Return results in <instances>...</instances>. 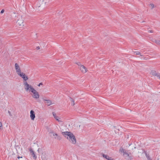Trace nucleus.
I'll return each mask as SVG.
<instances>
[{"label":"nucleus","instance_id":"obj_1","mask_svg":"<svg viewBox=\"0 0 160 160\" xmlns=\"http://www.w3.org/2000/svg\"><path fill=\"white\" fill-rule=\"evenodd\" d=\"M15 68L16 72L17 74L25 81H26L28 79V77L22 72H21L20 68L18 64L16 63Z\"/></svg>","mask_w":160,"mask_h":160},{"label":"nucleus","instance_id":"obj_2","mask_svg":"<svg viewBox=\"0 0 160 160\" xmlns=\"http://www.w3.org/2000/svg\"><path fill=\"white\" fill-rule=\"evenodd\" d=\"M62 134L68 139L69 138V140L72 138V136H74V135L72 133L70 132H62Z\"/></svg>","mask_w":160,"mask_h":160},{"label":"nucleus","instance_id":"obj_3","mask_svg":"<svg viewBox=\"0 0 160 160\" xmlns=\"http://www.w3.org/2000/svg\"><path fill=\"white\" fill-rule=\"evenodd\" d=\"M31 92L33 94L32 95L33 98L36 99L39 98V95L38 92L33 88H32Z\"/></svg>","mask_w":160,"mask_h":160},{"label":"nucleus","instance_id":"obj_4","mask_svg":"<svg viewBox=\"0 0 160 160\" xmlns=\"http://www.w3.org/2000/svg\"><path fill=\"white\" fill-rule=\"evenodd\" d=\"M24 85H25V89L27 91H28L29 92L32 90V89L33 88L31 85L28 84L27 82H26L24 83Z\"/></svg>","mask_w":160,"mask_h":160},{"label":"nucleus","instance_id":"obj_5","mask_svg":"<svg viewBox=\"0 0 160 160\" xmlns=\"http://www.w3.org/2000/svg\"><path fill=\"white\" fill-rule=\"evenodd\" d=\"M23 20L21 19H19L17 21L16 23L18 26H19V28H21L24 26Z\"/></svg>","mask_w":160,"mask_h":160},{"label":"nucleus","instance_id":"obj_6","mask_svg":"<svg viewBox=\"0 0 160 160\" xmlns=\"http://www.w3.org/2000/svg\"><path fill=\"white\" fill-rule=\"evenodd\" d=\"M29 150L31 154L32 155L33 159L36 160L37 158V157L35 154V152L31 148H29Z\"/></svg>","mask_w":160,"mask_h":160},{"label":"nucleus","instance_id":"obj_7","mask_svg":"<svg viewBox=\"0 0 160 160\" xmlns=\"http://www.w3.org/2000/svg\"><path fill=\"white\" fill-rule=\"evenodd\" d=\"M79 68L80 70L82 73H85L87 72L86 68L83 65H81Z\"/></svg>","mask_w":160,"mask_h":160},{"label":"nucleus","instance_id":"obj_8","mask_svg":"<svg viewBox=\"0 0 160 160\" xmlns=\"http://www.w3.org/2000/svg\"><path fill=\"white\" fill-rule=\"evenodd\" d=\"M30 116L31 119L33 120L35 117V114L34 111L31 110L30 111Z\"/></svg>","mask_w":160,"mask_h":160},{"label":"nucleus","instance_id":"obj_9","mask_svg":"<svg viewBox=\"0 0 160 160\" xmlns=\"http://www.w3.org/2000/svg\"><path fill=\"white\" fill-rule=\"evenodd\" d=\"M123 155L125 157V158L128 160H131L132 159V157L131 156H129L128 153L126 151L123 153Z\"/></svg>","mask_w":160,"mask_h":160},{"label":"nucleus","instance_id":"obj_10","mask_svg":"<svg viewBox=\"0 0 160 160\" xmlns=\"http://www.w3.org/2000/svg\"><path fill=\"white\" fill-rule=\"evenodd\" d=\"M72 136V138L70 140V141L73 144H75L76 142V140L75 137L74 135Z\"/></svg>","mask_w":160,"mask_h":160},{"label":"nucleus","instance_id":"obj_11","mask_svg":"<svg viewBox=\"0 0 160 160\" xmlns=\"http://www.w3.org/2000/svg\"><path fill=\"white\" fill-rule=\"evenodd\" d=\"M52 114L53 115V116H54V118L58 122H62L61 121H60L59 120V117L58 116H57L56 115V114L55 113V112H52Z\"/></svg>","mask_w":160,"mask_h":160},{"label":"nucleus","instance_id":"obj_12","mask_svg":"<svg viewBox=\"0 0 160 160\" xmlns=\"http://www.w3.org/2000/svg\"><path fill=\"white\" fill-rule=\"evenodd\" d=\"M102 156L103 158H106L108 160H112L111 158L109 157V156L107 155H106L103 154Z\"/></svg>","mask_w":160,"mask_h":160},{"label":"nucleus","instance_id":"obj_13","mask_svg":"<svg viewBox=\"0 0 160 160\" xmlns=\"http://www.w3.org/2000/svg\"><path fill=\"white\" fill-rule=\"evenodd\" d=\"M151 74L153 76H156L157 77L158 75L156 72L154 70L152 71L151 72Z\"/></svg>","mask_w":160,"mask_h":160},{"label":"nucleus","instance_id":"obj_14","mask_svg":"<svg viewBox=\"0 0 160 160\" xmlns=\"http://www.w3.org/2000/svg\"><path fill=\"white\" fill-rule=\"evenodd\" d=\"M53 136H56L55 137V139H57L58 140H60L61 139V137L58 135L57 133H53Z\"/></svg>","mask_w":160,"mask_h":160},{"label":"nucleus","instance_id":"obj_15","mask_svg":"<svg viewBox=\"0 0 160 160\" xmlns=\"http://www.w3.org/2000/svg\"><path fill=\"white\" fill-rule=\"evenodd\" d=\"M145 152V155H146V157H147V158L148 159V160H152L151 158H150V156H149V155L146 152Z\"/></svg>","mask_w":160,"mask_h":160},{"label":"nucleus","instance_id":"obj_16","mask_svg":"<svg viewBox=\"0 0 160 160\" xmlns=\"http://www.w3.org/2000/svg\"><path fill=\"white\" fill-rule=\"evenodd\" d=\"M70 100L72 102V106H74L75 104L74 103V99L71 98H70Z\"/></svg>","mask_w":160,"mask_h":160},{"label":"nucleus","instance_id":"obj_17","mask_svg":"<svg viewBox=\"0 0 160 160\" xmlns=\"http://www.w3.org/2000/svg\"><path fill=\"white\" fill-rule=\"evenodd\" d=\"M47 102L48 106H49L52 104L51 101L50 100H46Z\"/></svg>","mask_w":160,"mask_h":160},{"label":"nucleus","instance_id":"obj_18","mask_svg":"<svg viewBox=\"0 0 160 160\" xmlns=\"http://www.w3.org/2000/svg\"><path fill=\"white\" fill-rule=\"evenodd\" d=\"M155 42L157 44L159 45L160 43V40H155Z\"/></svg>","mask_w":160,"mask_h":160},{"label":"nucleus","instance_id":"obj_19","mask_svg":"<svg viewBox=\"0 0 160 160\" xmlns=\"http://www.w3.org/2000/svg\"><path fill=\"white\" fill-rule=\"evenodd\" d=\"M120 151L122 153H123L126 151L125 150L123 149L122 148H121Z\"/></svg>","mask_w":160,"mask_h":160},{"label":"nucleus","instance_id":"obj_20","mask_svg":"<svg viewBox=\"0 0 160 160\" xmlns=\"http://www.w3.org/2000/svg\"><path fill=\"white\" fill-rule=\"evenodd\" d=\"M134 53H136V55H140V52H138V51H135V52H134Z\"/></svg>","mask_w":160,"mask_h":160},{"label":"nucleus","instance_id":"obj_21","mask_svg":"<svg viewBox=\"0 0 160 160\" xmlns=\"http://www.w3.org/2000/svg\"><path fill=\"white\" fill-rule=\"evenodd\" d=\"M149 6L152 7V9L154 7V4L152 3H150L149 4Z\"/></svg>","mask_w":160,"mask_h":160},{"label":"nucleus","instance_id":"obj_22","mask_svg":"<svg viewBox=\"0 0 160 160\" xmlns=\"http://www.w3.org/2000/svg\"><path fill=\"white\" fill-rule=\"evenodd\" d=\"M148 32L149 33H153V31L152 30H150L148 31Z\"/></svg>","mask_w":160,"mask_h":160},{"label":"nucleus","instance_id":"obj_23","mask_svg":"<svg viewBox=\"0 0 160 160\" xmlns=\"http://www.w3.org/2000/svg\"><path fill=\"white\" fill-rule=\"evenodd\" d=\"M2 127V124L1 122H0V129H1V128Z\"/></svg>","mask_w":160,"mask_h":160},{"label":"nucleus","instance_id":"obj_24","mask_svg":"<svg viewBox=\"0 0 160 160\" xmlns=\"http://www.w3.org/2000/svg\"><path fill=\"white\" fill-rule=\"evenodd\" d=\"M4 12V9H2L1 10V11L0 12V13L2 14Z\"/></svg>","mask_w":160,"mask_h":160},{"label":"nucleus","instance_id":"obj_25","mask_svg":"<svg viewBox=\"0 0 160 160\" xmlns=\"http://www.w3.org/2000/svg\"><path fill=\"white\" fill-rule=\"evenodd\" d=\"M8 113H9V115H10V116H12V115L11 114V112L10 111H8Z\"/></svg>","mask_w":160,"mask_h":160},{"label":"nucleus","instance_id":"obj_26","mask_svg":"<svg viewBox=\"0 0 160 160\" xmlns=\"http://www.w3.org/2000/svg\"><path fill=\"white\" fill-rule=\"evenodd\" d=\"M49 133H52V134H53V133H54V131H51V132H49Z\"/></svg>","mask_w":160,"mask_h":160},{"label":"nucleus","instance_id":"obj_27","mask_svg":"<svg viewBox=\"0 0 160 160\" xmlns=\"http://www.w3.org/2000/svg\"><path fill=\"white\" fill-rule=\"evenodd\" d=\"M157 77L159 79H160V74H159L157 76Z\"/></svg>","mask_w":160,"mask_h":160},{"label":"nucleus","instance_id":"obj_28","mask_svg":"<svg viewBox=\"0 0 160 160\" xmlns=\"http://www.w3.org/2000/svg\"><path fill=\"white\" fill-rule=\"evenodd\" d=\"M36 49H37V50H38L39 49H40V47H39L38 46V47H37L36 48Z\"/></svg>","mask_w":160,"mask_h":160},{"label":"nucleus","instance_id":"obj_29","mask_svg":"<svg viewBox=\"0 0 160 160\" xmlns=\"http://www.w3.org/2000/svg\"><path fill=\"white\" fill-rule=\"evenodd\" d=\"M42 85V83L41 82L38 85V86H40V85Z\"/></svg>","mask_w":160,"mask_h":160},{"label":"nucleus","instance_id":"obj_30","mask_svg":"<svg viewBox=\"0 0 160 160\" xmlns=\"http://www.w3.org/2000/svg\"><path fill=\"white\" fill-rule=\"evenodd\" d=\"M77 64H78V66H80L81 65H80V62H78V63H77Z\"/></svg>","mask_w":160,"mask_h":160},{"label":"nucleus","instance_id":"obj_31","mask_svg":"<svg viewBox=\"0 0 160 160\" xmlns=\"http://www.w3.org/2000/svg\"><path fill=\"white\" fill-rule=\"evenodd\" d=\"M17 158H18V159H19L20 158H22V157H20L19 156H18L17 157Z\"/></svg>","mask_w":160,"mask_h":160},{"label":"nucleus","instance_id":"obj_32","mask_svg":"<svg viewBox=\"0 0 160 160\" xmlns=\"http://www.w3.org/2000/svg\"><path fill=\"white\" fill-rule=\"evenodd\" d=\"M39 148H38V152H39Z\"/></svg>","mask_w":160,"mask_h":160},{"label":"nucleus","instance_id":"obj_33","mask_svg":"<svg viewBox=\"0 0 160 160\" xmlns=\"http://www.w3.org/2000/svg\"><path fill=\"white\" fill-rule=\"evenodd\" d=\"M141 55V56H142V55Z\"/></svg>","mask_w":160,"mask_h":160},{"label":"nucleus","instance_id":"obj_34","mask_svg":"<svg viewBox=\"0 0 160 160\" xmlns=\"http://www.w3.org/2000/svg\"><path fill=\"white\" fill-rule=\"evenodd\" d=\"M160 46V44H159Z\"/></svg>","mask_w":160,"mask_h":160}]
</instances>
